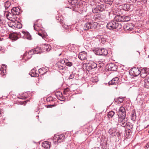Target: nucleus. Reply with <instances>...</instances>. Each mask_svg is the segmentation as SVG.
<instances>
[{
    "mask_svg": "<svg viewBox=\"0 0 149 149\" xmlns=\"http://www.w3.org/2000/svg\"><path fill=\"white\" fill-rule=\"evenodd\" d=\"M41 52L40 48L39 47H37L29 51V52H26L24 54L23 58L26 60L31 58L32 55L33 54H40Z\"/></svg>",
    "mask_w": 149,
    "mask_h": 149,
    "instance_id": "1",
    "label": "nucleus"
},
{
    "mask_svg": "<svg viewBox=\"0 0 149 149\" xmlns=\"http://www.w3.org/2000/svg\"><path fill=\"white\" fill-rule=\"evenodd\" d=\"M107 27L110 30L117 29H120L122 27L121 25L115 20H112L109 22L107 25Z\"/></svg>",
    "mask_w": 149,
    "mask_h": 149,
    "instance_id": "2",
    "label": "nucleus"
},
{
    "mask_svg": "<svg viewBox=\"0 0 149 149\" xmlns=\"http://www.w3.org/2000/svg\"><path fill=\"white\" fill-rule=\"evenodd\" d=\"M70 4V6L68 7L72 9L73 11H77L79 10L80 5L79 4V1L78 0H68Z\"/></svg>",
    "mask_w": 149,
    "mask_h": 149,
    "instance_id": "3",
    "label": "nucleus"
},
{
    "mask_svg": "<svg viewBox=\"0 0 149 149\" xmlns=\"http://www.w3.org/2000/svg\"><path fill=\"white\" fill-rule=\"evenodd\" d=\"M97 23L95 22H87L84 25L83 29L85 30L89 29H95L97 27Z\"/></svg>",
    "mask_w": 149,
    "mask_h": 149,
    "instance_id": "4",
    "label": "nucleus"
},
{
    "mask_svg": "<svg viewBox=\"0 0 149 149\" xmlns=\"http://www.w3.org/2000/svg\"><path fill=\"white\" fill-rule=\"evenodd\" d=\"M64 139V135L63 134L60 135H55L53 137V140L54 142L56 144L63 141Z\"/></svg>",
    "mask_w": 149,
    "mask_h": 149,
    "instance_id": "5",
    "label": "nucleus"
},
{
    "mask_svg": "<svg viewBox=\"0 0 149 149\" xmlns=\"http://www.w3.org/2000/svg\"><path fill=\"white\" fill-rule=\"evenodd\" d=\"M126 116L118 117V123L122 127H125L127 124V119L125 118Z\"/></svg>",
    "mask_w": 149,
    "mask_h": 149,
    "instance_id": "6",
    "label": "nucleus"
},
{
    "mask_svg": "<svg viewBox=\"0 0 149 149\" xmlns=\"http://www.w3.org/2000/svg\"><path fill=\"white\" fill-rule=\"evenodd\" d=\"M130 74L134 76H137L140 73V71L138 69L136 68H132L129 71Z\"/></svg>",
    "mask_w": 149,
    "mask_h": 149,
    "instance_id": "7",
    "label": "nucleus"
},
{
    "mask_svg": "<svg viewBox=\"0 0 149 149\" xmlns=\"http://www.w3.org/2000/svg\"><path fill=\"white\" fill-rule=\"evenodd\" d=\"M126 111L125 108L123 107H120L118 112V116H126Z\"/></svg>",
    "mask_w": 149,
    "mask_h": 149,
    "instance_id": "8",
    "label": "nucleus"
},
{
    "mask_svg": "<svg viewBox=\"0 0 149 149\" xmlns=\"http://www.w3.org/2000/svg\"><path fill=\"white\" fill-rule=\"evenodd\" d=\"M97 66V65L96 63L91 61L87 65V68L88 71H90L92 69L96 68Z\"/></svg>",
    "mask_w": 149,
    "mask_h": 149,
    "instance_id": "9",
    "label": "nucleus"
},
{
    "mask_svg": "<svg viewBox=\"0 0 149 149\" xmlns=\"http://www.w3.org/2000/svg\"><path fill=\"white\" fill-rule=\"evenodd\" d=\"M8 19L13 22L16 21V17L15 15L12 14V13H9L6 15Z\"/></svg>",
    "mask_w": 149,
    "mask_h": 149,
    "instance_id": "10",
    "label": "nucleus"
},
{
    "mask_svg": "<svg viewBox=\"0 0 149 149\" xmlns=\"http://www.w3.org/2000/svg\"><path fill=\"white\" fill-rule=\"evenodd\" d=\"M86 53L85 52H82L79 54L78 58L81 60H84L86 58Z\"/></svg>",
    "mask_w": 149,
    "mask_h": 149,
    "instance_id": "11",
    "label": "nucleus"
},
{
    "mask_svg": "<svg viewBox=\"0 0 149 149\" xmlns=\"http://www.w3.org/2000/svg\"><path fill=\"white\" fill-rule=\"evenodd\" d=\"M134 26L132 24H127L123 26L124 29L127 30L131 31L134 28Z\"/></svg>",
    "mask_w": 149,
    "mask_h": 149,
    "instance_id": "12",
    "label": "nucleus"
},
{
    "mask_svg": "<svg viewBox=\"0 0 149 149\" xmlns=\"http://www.w3.org/2000/svg\"><path fill=\"white\" fill-rule=\"evenodd\" d=\"M20 12V9L18 7H13L11 10V12L12 14L15 16L16 15H19Z\"/></svg>",
    "mask_w": 149,
    "mask_h": 149,
    "instance_id": "13",
    "label": "nucleus"
},
{
    "mask_svg": "<svg viewBox=\"0 0 149 149\" xmlns=\"http://www.w3.org/2000/svg\"><path fill=\"white\" fill-rule=\"evenodd\" d=\"M51 143L48 141H45L42 143V146L45 149H49L51 146Z\"/></svg>",
    "mask_w": 149,
    "mask_h": 149,
    "instance_id": "14",
    "label": "nucleus"
},
{
    "mask_svg": "<svg viewBox=\"0 0 149 149\" xmlns=\"http://www.w3.org/2000/svg\"><path fill=\"white\" fill-rule=\"evenodd\" d=\"M22 33L23 35V38L26 39L28 40H31V36L29 32L22 31Z\"/></svg>",
    "mask_w": 149,
    "mask_h": 149,
    "instance_id": "15",
    "label": "nucleus"
},
{
    "mask_svg": "<svg viewBox=\"0 0 149 149\" xmlns=\"http://www.w3.org/2000/svg\"><path fill=\"white\" fill-rule=\"evenodd\" d=\"M119 79L118 77H114L109 82V85L117 84L118 83Z\"/></svg>",
    "mask_w": 149,
    "mask_h": 149,
    "instance_id": "16",
    "label": "nucleus"
},
{
    "mask_svg": "<svg viewBox=\"0 0 149 149\" xmlns=\"http://www.w3.org/2000/svg\"><path fill=\"white\" fill-rule=\"evenodd\" d=\"M123 16L120 15L118 14L115 17L114 19L116 21L118 22H123Z\"/></svg>",
    "mask_w": 149,
    "mask_h": 149,
    "instance_id": "17",
    "label": "nucleus"
},
{
    "mask_svg": "<svg viewBox=\"0 0 149 149\" xmlns=\"http://www.w3.org/2000/svg\"><path fill=\"white\" fill-rule=\"evenodd\" d=\"M6 72V68L5 65L2 64L0 70V74L2 75L5 74Z\"/></svg>",
    "mask_w": 149,
    "mask_h": 149,
    "instance_id": "18",
    "label": "nucleus"
},
{
    "mask_svg": "<svg viewBox=\"0 0 149 149\" xmlns=\"http://www.w3.org/2000/svg\"><path fill=\"white\" fill-rule=\"evenodd\" d=\"M108 69L111 71H116V70L117 66L114 64L110 63L108 65Z\"/></svg>",
    "mask_w": 149,
    "mask_h": 149,
    "instance_id": "19",
    "label": "nucleus"
},
{
    "mask_svg": "<svg viewBox=\"0 0 149 149\" xmlns=\"http://www.w3.org/2000/svg\"><path fill=\"white\" fill-rule=\"evenodd\" d=\"M116 131V128H112L109 130L108 132L110 134L113 136L115 135Z\"/></svg>",
    "mask_w": 149,
    "mask_h": 149,
    "instance_id": "20",
    "label": "nucleus"
},
{
    "mask_svg": "<svg viewBox=\"0 0 149 149\" xmlns=\"http://www.w3.org/2000/svg\"><path fill=\"white\" fill-rule=\"evenodd\" d=\"M123 8L126 11H128L130 8V5L128 3L124 4L123 5Z\"/></svg>",
    "mask_w": 149,
    "mask_h": 149,
    "instance_id": "21",
    "label": "nucleus"
},
{
    "mask_svg": "<svg viewBox=\"0 0 149 149\" xmlns=\"http://www.w3.org/2000/svg\"><path fill=\"white\" fill-rule=\"evenodd\" d=\"M97 6L100 12L103 11L106 8V6L103 4H99Z\"/></svg>",
    "mask_w": 149,
    "mask_h": 149,
    "instance_id": "22",
    "label": "nucleus"
},
{
    "mask_svg": "<svg viewBox=\"0 0 149 149\" xmlns=\"http://www.w3.org/2000/svg\"><path fill=\"white\" fill-rule=\"evenodd\" d=\"M140 76L141 77L144 78L147 75V73L145 69H143L141 71H140Z\"/></svg>",
    "mask_w": 149,
    "mask_h": 149,
    "instance_id": "23",
    "label": "nucleus"
},
{
    "mask_svg": "<svg viewBox=\"0 0 149 149\" xmlns=\"http://www.w3.org/2000/svg\"><path fill=\"white\" fill-rule=\"evenodd\" d=\"M136 118V116L135 111L132 110L131 114V120L133 121H135Z\"/></svg>",
    "mask_w": 149,
    "mask_h": 149,
    "instance_id": "24",
    "label": "nucleus"
},
{
    "mask_svg": "<svg viewBox=\"0 0 149 149\" xmlns=\"http://www.w3.org/2000/svg\"><path fill=\"white\" fill-rule=\"evenodd\" d=\"M94 17L96 19L100 20L104 19L105 17L104 15L100 14L95 15Z\"/></svg>",
    "mask_w": 149,
    "mask_h": 149,
    "instance_id": "25",
    "label": "nucleus"
},
{
    "mask_svg": "<svg viewBox=\"0 0 149 149\" xmlns=\"http://www.w3.org/2000/svg\"><path fill=\"white\" fill-rule=\"evenodd\" d=\"M10 38L12 40L15 41L17 39L18 37L17 35L15 33H13L10 35L9 36Z\"/></svg>",
    "mask_w": 149,
    "mask_h": 149,
    "instance_id": "26",
    "label": "nucleus"
},
{
    "mask_svg": "<svg viewBox=\"0 0 149 149\" xmlns=\"http://www.w3.org/2000/svg\"><path fill=\"white\" fill-rule=\"evenodd\" d=\"M144 87L146 88H149V78L146 79L144 80Z\"/></svg>",
    "mask_w": 149,
    "mask_h": 149,
    "instance_id": "27",
    "label": "nucleus"
},
{
    "mask_svg": "<svg viewBox=\"0 0 149 149\" xmlns=\"http://www.w3.org/2000/svg\"><path fill=\"white\" fill-rule=\"evenodd\" d=\"M30 73V74L32 77H37L38 76V74L36 73L35 70L34 69L31 70Z\"/></svg>",
    "mask_w": 149,
    "mask_h": 149,
    "instance_id": "28",
    "label": "nucleus"
},
{
    "mask_svg": "<svg viewBox=\"0 0 149 149\" xmlns=\"http://www.w3.org/2000/svg\"><path fill=\"white\" fill-rule=\"evenodd\" d=\"M100 55L106 56L108 54L107 50L104 48L100 49Z\"/></svg>",
    "mask_w": 149,
    "mask_h": 149,
    "instance_id": "29",
    "label": "nucleus"
},
{
    "mask_svg": "<svg viewBox=\"0 0 149 149\" xmlns=\"http://www.w3.org/2000/svg\"><path fill=\"white\" fill-rule=\"evenodd\" d=\"M42 48H43L44 49L43 51H45V50H46L47 52L50 51L51 49L49 45L47 44L44 45L42 47Z\"/></svg>",
    "mask_w": 149,
    "mask_h": 149,
    "instance_id": "30",
    "label": "nucleus"
},
{
    "mask_svg": "<svg viewBox=\"0 0 149 149\" xmlns=\"http://www.w3.org/2000/svg\"><path fill=\"white\" fill-rule=\"evenodd\" d=\"M95 54L98 55H100V48H95L93 50Z\"/></svg>",
    "mask_w": 149,
    "mask_h": 149,
    "instance_id": "31",
    "label": "nucleus"
},
{
    "mask_svg": "<svg viewBox=\"0 0 149 149\" xmlns=\"http://www.w3.org/2000/svg\"><path fill=\"white\" fill-rule=\"evenodd\" d=\"M126 129L127 130H130L131 129H132L133 128V126L131 123L129 122L127 123V124L126 126Z\"/></svg>",
    "mask_w": 149,
    "mask_h": 149,
    "instance_id": "32",
    "label": "nucleus"
},
{
    "mask_svg": "<svg viewBox=\"0 0 149 149\" xmlns=\"http://www.w3.org/2000/svg\"><path fill=\"white\" fill-rule=\"evenodd\" d=\"M47 72V71L46 70L45 68H42L39 70V72L42 74H45Z\"/></svg>",
    "mask_w": 149,
    "mask_h": 149,
    "instance_id": "33",
    "label": "nucleus"
},
{
    "mask_svg": "<svg viewBox=\"0 0 149 149\" xmlns=\"http://www.w3.org/2000/svg\"><path fill=\"white\" fill-rule=\"evenodd\" d=\"M63 26L64 29H66V30L70 32L71 31V27L70 26H68L64 24L63 25Z\"/></svg>",
    "mask_w": 149,
    "mask_h": 149,
    "instance_id": "34",
    "label": "nucleus"
},
{
    "mask_svg": "<svg viewBox=\"0 0 149 149\" xmlns=\"http://www.w3.org/2000/svg\"><path fill=\"white\" fill-rule=\"evenodd\" d=\"M115 113L113 111L109 112L108 113V116L109 118H111L114 115Z\"/></svg>",
    "mask_w": 149,
    "mask_h": 149,
    "instance_id": "35",
    "label": "nucleus"
},
{
    "mask_svg": "<svg viewBox=\"0 0 149 149\" xmlns=\"http://www.w3.org/2000/svg\"><path fill=\"white\" fill-rule=\"evenodd\" d=\"M123 22H127L130 19V17L128 16H123Z\"/></svg>",
    "mask_w": 149,
    "mask_h": 149,
    "instance_id": "36",
    "label": "nucleus"
},
{
    "mask_svg": "<svg viewBox=\"0 0 149 149\" xmlns=\"http://www.w3.org/2000/svg\"><path fill=\"white\" fill-rule=\"evenodd\" d=\"M92 12L94 13H96L100 12L97 6L95 8H93Z\"/></svg>",
    "mask_w": 149,
    "mask_h": 149,
    "instance_id": "37",
    "label": "nucleus"
},
{
    "mask_svg": "<svg viewBox=\"0 0 149 149\" xmlns=\"http://www.w3.org/2000/svg\"><path fill=\"white\" fill-rule=\"evenodd\" d=\"M91 81L93 82H96L98 81V78L97 77H93L91 79Z\"/></svg>",
    "mask_w": 149,
    "mask_h": 149,
    "instance_id": "38",
    "label": "nucleus"
},
{
    "mask_svg": "<svg viewBox=\"0 0 149 149\" xmlns=\"http://www.w3.org/2000/svg\"><path fill=\"white\" fill-rule=\"evenodd\" d=\"M114 1L116 2V3H120L125 2L126 0H114Z\"/></svg>",
    "mask_w": 149,
    "mask_h": 149,
    "instance_id": "39",
    "label": "nucleus"
},
{
    "mask_svg": "<svg viewBox=\"0 0 149 149\" xmlns=\"http://www.w3.org/2000/svg\"><path fill=\"white\" fill-rule=\"evenodd\" d=\"M65 60H62L58 61L56 64V65H59L60 64H62L63 65V64L64 63H65Z\"/></svg>",
    "mask_w": 149,
    "mask_h": 149,
    "instance_id": "40",
    "label": "nucleus"
},
{
    "mask_svg": "<svg viewBox=\"0 0 149 149\" xmlns=\"http://www.w3.org/2000/svg\"><path fill=\"white\" fill-rule=\"evenodd\" d=\"M104 2L108 4H111L114 1V0H103Z\"/></svg>",
    "mask_w": 149,
    "mask_h": 149,
    "instance_id": "41",
    "label": "nucleus"
},
{
    "mask_svg": "<svg viewBox=\"0 0 149 149\" xmlns=\"http://www.w3.org/2000/svg\"><path fill=\"white\" fill-rule=\"evenodd\" d=\"M34 29L36 31H38L39 29V28L38 26L36 24V22L33 25Z\"/></svg>",
    "mask_w": 149,
    "mask_h": 149,
    "instance_id": "42",
    "label": "nucleus"
},
{
    "mask_svg": "<svg viewBox=\"0 0 149 149\" xmlns=\"http://www.w3.org/2000/svg\"><path fill=\"white\" fill-rule=\"evenodd\" d=\"M130 130H126L125 132V134L126 136L127 137L129 136L130 134Z\"/></svg>",
    "mask_w": 149,
    "mask_h": 149,
    "instance_id": "43",
    "label": "nucleus"
},
{
    "mask_svg": "<svg viewBox=\"0 0 149 149\" xmlns=\"http://www.w3.org/2000/svg\"><path fill=\"white\" fill-rule=\"evenodd\" d=\"M56 66L57 67H58V68L59 70H63L64 68L62 64H60L59 65H56Z\"/></svg>",
    "mask_w": 149,
    "mask_h": 149,
    "instance_id": "44",
    "label": "nucleus"
},
{
    "mask_svg": "<svg viewBox=\"0 0 149 149\" xmlns=\"http://www.w3.org/2000/svg\"><path fill=\"white\" fill-rule=\"evenodd\" d=\"M65 63L67 66L69 67H71L72 65V63L69 61L65 62Z\"/></svg>",
    "mask_w": 149,
    "mask_h": 149,
    "instance_id": "45",
    "label": "nucleus"
},
{
    "mask_svg": "<svg viewBox=\"0 0 149 149\" xmlns=\"http://www.w3.org/2000/svg\"><path fill=\"white\" fill-rule=\"evenodd\" d=\"M149 148V142L147 143L143 147V149H148Z\"/></svg>",
    "mask_w": 149,
    "mask_h": 149,
    "instance_id": "46",
    "label": "nucleus"
},
{
    "mask_svg": "<svg viewBox=\"0 0 149 149\" xmlns=\"http://www.w3.org/2000/svg\"><path fill=\"white\" fill-rule=\"evenodd\" d=\"M69 91V88H66L64 90V93H65L66 95L67 93V92Z\"/></svg>",
    "mask_w": 149,
    "mask_h": 149,
    "instance_id": "47",
    "label": "nucleus"
},
{
    "mask_svg": "<svg viewBox=\"0 0 149 149\" xmlns=\"http://www.w3.org/2000/svg\"><path fill=\"white\" fill-rule=\"evenodd\" d=\"M74 77V75L73 74H70L69 77V79H72Z\"/></svg>",
    "mask_w": 149,
    "mask_h": 149,
    "instance_id": "48",
    "label": "nucleus"
},
{
    "mask_svg": "<svg viewBox=\"0 0 149 149\" xmlns=\"http://www.w3.org/2000/svg\"><path fill=\"white\" fill-rule=\"evenodd\" d=\"M62 96V94H61V96H59V99L61 100V101H63V100H64V98Z\"/></svg>",
    "mask_w": 149,
    "mask_h": 149,
    "instance_id": "49",
    "label": "nucleus"
},
{
    "mask_svg": "<svg viewBox=\"0 0 149 149\" xmlns=\"http://www.w3.org/2000/svg\"><path fill=\"white\" fill-rule=\"evenodd\" d=\"M38 34L39 35V36H41L42 38H43V35L42 34L40 33H38Z\"/></svg>",
    "mask_w": 149,
    "mask_h": 149,
    "instance_id": "50",
    "label": "nucleus"
},
{
    "mask_svg": "<svg viewBox=\"0 0 149 149\" xmlns=\"http://www.w3.org/2000/svg\"><path fill=\"white\" fill-rule=\"evenodd\" d=\"M119 98H120L121 99H122V100H121V101H120V102H123V100H122V99H123V97H119Z\"/></svg>",
    "mask_w": 149,
    "mask_h": 149,
    "instance_id": "51",
    "label": "nucleus"
},
{
    "mask_svg": "<svg viewBox=\"0 0 149 149\" xmlns=\"http://www.w3.org/2000/svg\"><path fill=\"white\" fill-rule=\"evenodd\" d=\"M3 113L2 112L0 111V116H1L2 114Z\"/></svg>",
    "mask_w": 149,
    "mask_h": 149,
    "instance_id": "52",
    "label": "nucleus"
},
{
    "mask_svg": "<svg viewBox=\"0 0 149 149\" xmlns=\"http://www.w3.org/2000/svg\"><path fill=\"white\" fill-rule=\"evenodd\" d=\"M2 48V47H0V51H1V50Z\"/></svg>",
    "mask_w": 149,
    "mask_h": 149,
    "instance_id": "53",
    "label": "nucleus"
},
{
    "mask_svg": "<svg viewBox=\"0 0 149 149\" xmlns=\"http://www.w3.org/2000/svg\"><path fill=\"white\" fill-rule=\"evenodd\" d=\"M120 135V133H119V134H118V135H117V136H118L119 135Z\"/></svg>",
    "mask_w": 149,
    "mask_h": 149,
    "instance_id": "54",
    "label": "nucleus"
},
{
    "mask_svg": "<svg viewBox=\"0 0 149 149\" xmlns=\"http://www.w3.org/2000/svg\"><path fill=\"white\" fill-rule=\"evenodd\" d=\"M136 0H135V1L136 2Z\"/></svg>",
    "mask_w": 149,
    "mask_h": 149,
    "instance_id": "55",
    "label": "nucleus"
},
{
    "mask_svg": "<svg viewBox=\"0 0 149 149\" xmlns=\"http://www.w3.org/2000/svg\"><path fill=\"white\" fill-rule=\"evenodd\" d=\"M148 132L149 133V130L148 131Z\"/></svg>",
    "mask_w": 149,
    "mask_h": 149,
    "instance_id": "56",
    "label": "nucleus"
}]
</instances>
